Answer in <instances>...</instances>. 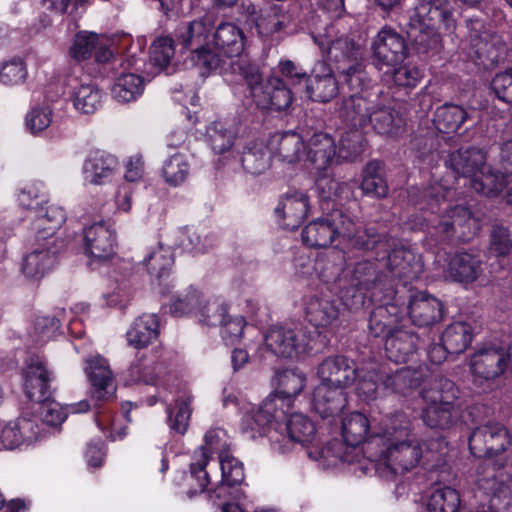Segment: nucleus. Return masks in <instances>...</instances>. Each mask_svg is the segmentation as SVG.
Wrapping results in <instances>:
<instances>
[{
	"mask_svg": "<svg viewBox=\"0 0 512 512\" xmlns=\"http://www.w3.org/2000/svg\"><path fill=\"white\" fill-rule=\"evenodd\" d=\"M445 450L446 443L440 438L423 443L405 439L388 444L373 461L380 476L389 479L418 465L428 470L440 467L444 463Z\"/></svg>",
	"mask_w": 512,
	"mask_h": 512,
	"instance_id": "nucleus-1",
	"label": "nucleus"
},
{
	"mask_svg": "<svg viewBox=\"0 0 512 512\" xmlns=\"http://www.w3.org/2000/svg\"><path fill=\"white\" fill-rule=\"evenodd\" d=\"M449 189L440 183H434L423 191V196L416 203L420 209H430L439 214L434 228L443 241L453 238L468 241L479 230V223L469 208L462 205L450 206L446 201Z\"/></svg>",
	"mask_w": 512,
	"mask_h": 512,
	"instance_id": "nucleus-2",
	"label": "nucleus"
},
{
	"mask_svg": "<svg viewBox=\"0 0 512 512\" xmlns=\"http://www.w3.org/2000/svg\"><path fill=\"white\" fill-rule=\"evenodd\" d=\"M246 37L240 27L232 22H222L212 32L211 48H215L223 57L230 59L231 72L239 75L256 96L261 90L262 75L253 64L245 50Z\"/></svg>",
	"mask_w": 512,
	"mask_h": 512,
	"instance_id": "nucleus-3",
	"label": "nucleus"
},
{
	"mask_svg": "<svg viewBox=\"0 0 512 512\" xmlns=\"http://www.w3.org/2000/svg\"><path fill=\"white\" fill-rule=\"evenodd\" d=\"M215 28L213 15L205 14L200 18L188 22L179 29L176 37L183 48L191 50L190 60L206 70H215L226 63L220 55L211 49L212 32Z\"/></svg>",
	"mask_w": 512,
	"mask_h": 512,
	"instance_id": "nucleus-4",
	"label": "nucleus"
},
{
	"mask_svg": "<svg viewBox=\"0 0 512 512\" xmlns=\"http://www.w3.org/2000/svg\"><path fill=\"white\" fill-rule=\"evenodd\" d=\"M511 445V436L507 428L498 422H488L476 427L469 437L470 452L479 458L494 460L491 467L481 475L493 472L494 468L512 464L502 454Z\"/></svg>",
	"mask_w": 512,
	"mask_h": 512,
	"instance_id": "nucleus-5",
	"label": "nucleus"
},
{
	"mask_svg": "<svg viewBox=\"0 0 512 512\" xmlns=\"http://www.w3.org/2000/svg\"><path fill=\"white\" fill-rule=\"evenodd\" d=\"M443 24L448 30L455 28L453 7L450 0H418L409 18V35L417 43L434 36V30Z\"/></svg>",
	"mask_w": 512,
	"mask_h": 512,
	"instance_id": "nucleus-6",
	"label": "nucleus"
},
{
	"mask_svg": "<svg viewBox=\"0 0 512 512\" xmlns=\"http://www.w3.org/2000/svg\"><path fill=\"white\" fill-rule=\"evenodd\" d=\"M467 29L468 56L485 69L493 67L505 51L502 38L486 30L483 22L478 19L467 21Z\"/></svg>",
	"mask_w": 512,
	"mask_h": 512,
	"instance_id": "nucleus-7",
	"label": "nucleus"
},
{
	"mask_svg": "<svg viewBox=\"0 0 512 512\" xmlns=\"http://www.w3.org/2000/svg\"><path fill=\"white\" fill-rule=\"evenodd\" d=\"M229 445L227 433L221 428L211 429L205 434V445L194 451L190 464V479L197 482L198 488L190 490L188 492L189 497L207 490L208 485L211 484V480L205 468L208 464L210 454L215 452L218 453L219 456L225 455L227 454Z\"/></svg>",
	"mask_w": 512,
	"mask_h": 512,
	"instance_id": "nucleus-8",
	"label": "nucleus"
},
{
	"mask_svg": "<svg viewBox=\"0 0 512 512\" xmlns=\"http://www.w3.org/2000/svg\"><path fill=\"white\" fill-rule=\"evenodd\" d=\"M469 367L473 382L489 388L507 369L505 349L497 346L479 349L471 355Z\"/></svg>",
	"mask_w": 512,
	"mask_h": 512,
	"instance_id": "nucleus-9",
	"label": "nucleus"
},
{
	"mask_svg": "<svg viewBox=\"0 0 512 512\" xmlns=\"http://www.w3.org/2000/svg\"><path fill=\"white\" fill-rule=\"evenodd\" d=\"M265 348L280 358H293L304 353L309 346L306 332L300 328L273 326L264 336Z\"/></svg>",
	"mask_w": 512,
	"mask_h": 512,
	"instance_id": "nucleus-10",
	"label": "nucleus"
},
{
	"mask_svg": "<svg viewBox=\"0 0 512 512\" xmlns=\"http://www.w3.org/2000/svg\"><path fill=\"white\" fill-rule=\"evenodd\" d=\"M314 42L319 46L323 56L338 66L357 61L360 54V46L355 41L339 34L334 26L327 27L323 32L313 35Z\"/></svg>",
	"mask_w": 512,
	"mask_h": 512,
	"instance_id": "nucleus-11",
	"label": "nucleus"
},
{
	"mask_svg": "<svg viewBox=\"0 0 512 512\" xmlns=\"http://www.w3.org/2000/svg\"><path fill=\"white\" fill-rule=\"evenodd\" d=\"M22 376L24 392L30 400L40 402L50 399L54 374L43 356L31 355L25 362Z\"/></svg>",
	"mask_w": 512,
	"mask_h": 512,
	"instance_id": "nucleus-12",
	"label": "nucleus"
},
{
	"mask_svg": "<svg viewBox=\"0 0 512 512\" xmlns=\"http://www.w3.org/2000/svg\"><path fill=\"white\" fill-rule=\"evenodd\" d=\"M346 212L333 209L324 217L310 222L302 231V240L309 247H328L336 237H342Z\"/></svg>",
	"mask_w": 512,
	"mask_h": 512,
	"instance_id": "nucleus-13",
	"label": "nucleus"
},
{
	"mask_svg": "<svg viewBox=\"0 0 512 512\" xmlns=\"http://www.w3.org/2000/svg\"><path fill=\"white\" fill-rule=\"evenodd\" d=\"M372 52L377 66L395 67L407 56L405 39L391 28H383L372 43Z\"/></svg>",
	"mask_w": 512,
	"mask_h": 512,
	"instance_id": "nucleus-14",
	"label": "nucleus"
},
{
	"mask_svg": "<svg viewBox=\"0 0 512 512\" xmlns=\"http://www.w3.org/2000/svg\"><path fill=\"white\" fill-rule=\"evenodd\" d=\"M317 375L321 383L346 391L356 381L358 369L354 360L344 355H333L322 360L317 367Z\"/></svg>",
	"mask_w": 512,
	"mask_h": 512,
	"instance_id": "nucleus-15",
	"label": "nucleus"
},
{
	"mask_svg": "<svg viewBox=\"0 0 512 512\" xmlns=\"http://www.w3.org/2000/svg\"><path fill=\"white\" fill-rule=\"evenodd\" d=\"M85 254L97 261H105L115 254L116 233L105 221H98L83 231Z\"/></svg>",
	"mask_w": 512,
	"mask_h": 512,
	"instance_id": "nucleus-16",
	"label": "nucleus"
},
{
	"mask_svg": "<svg viewBox=\"0 0 512 512\" xmlns=\"http://www.w3.org/2000/svg\"><path fill=\"white\" fill-rule=\"evenodd\" d=\"M379 266L385 267L392 278L407 285L418 279L423 272L420 258L405 248L393 249L386 258L379 260Z\"/></svg>",
	"mask_w": 512,
	"mask_h": 512,
	"instance_id": "nucleus-17",
	"label": "nucleus"
},
{
	"mask_svg": "<svg viewBox=\"0 0 512 512\" xmlns=\"http://www.w3.org/2000/svg\"><path fill=\"white\" fill-rule=\"evenodd\" d=\"M59 253L58 245L52 241H35L33 249L27 253L22 261V272L31 280H40L55 265L56 256Z\"/></svg>",
	"mask_w": 512,
	"mask_h": 512,
	"instance_id": "nucleus-18",
	"label": "nucleus"
},
{
	"mask_svg": "<svg viewBox=\"0 0 512 512\" xmlns=\"http://www.w3.org/2000/svg\"><path fill=\"white\" fill-rule=\"evenodd\" d=\"M377 100V93L368 91L355 93L342 101L339 115L351 127L363 128L368 125Z\"/></svg>",
	"mask_w": 512,
	"mask_h": 512,
	"instance_id": "nucleus-19",
	"label": "nucleus"
},
{
	"mask_svg": "<svg viewBox=\"0 0 512 512\" xmlns=\"http://www.w3.org/2000/svg\"><path fill=\"white\" fill-rule=\"evenodd\" d=\"M85 373L92 385L93 395L98 400H108L114 396L116 384L108 361L101 355L86 359Z\"/></svg>",
	"mask_w": 512,
	"mask_h": 512,
	"instance_id": "nucleus-20",
	"label": "nucleus"
},
{
	"mask_svg": "<svg viewBox=\"0 0 512 512\" xmlns=\"http://www.w3.org/2000/svg\"><path fill=\"white\" fill-rule=\"evenodd\" d=\"M342 237L348 243L361 250H372L375 248H382L387 250L389 245L383 236L377 233L374 227H367L356 217L345 214L344 225L342 226Z\"/></svg>",
	"mask_w": 512,
	"mask_h": 512,
	"instance_id": "nucleus-21",
	"label": "nucleus"
},
{
	"mask_svg": "<svg viewBox=\"0 0 512 512\" xmlns=\"http://www.w3.org/2000/svg\"><path fill=\"white\" fill-rule=\"evenodd\" d=\"M309 197L299 190H290L279 200L275 213L283 220V226L289 230L297 229L308 215Z\"/></svg>",
	"mask_w": 512,
	"mask_h": 512,
	"instance_id": "nucleus-22",
	"label": "nucleus"
},
{
	"mask_svg": "<svg viewBox=\"0 0 512 512\" xmlns=\"http://www.w3.org/2000/svg\"><path fill=\"white\" fill-rule=\"evenodd\" d=\"M117 167V159L103 150L91 151L82 165V176L86 184L104 185L110 181Z\"/></svg>",
	"mask_w": 512,
	"mask_h": 512,
	"instance_id": "nucleus-23",
	"label": "nucleus"
},
{
	"mask_svg": "<svg viewBox=\"0 0 512 512\" xmlns=\"http://www.w3.org/2000/svg\"><path fill=\"white\" fill-rule=\"evenodd\" d=\"M408 314L415 325L430 326L441 320L443 306L435 297L425 292H418L409 301Z\"/></svg>",
	"mask_w": 512,
	"mask_h": 512,
	"instance_id": "nucleus-24",
	"label": "nucleus"
},
{
	"mask_svg": "<svg viewBox=\"0 0 512 512\" xmlns=\"http://www.w3.org/2000/svg\"><path fill=\"white\" fill-rule=\"evenodd\" d=\"M65 220V211L59 206L48 205L45 208H39L37 210V215L32 222L35 241H42L46 243L52 241L54 245H58V240L55 237V234Z\"/></svg>",
	"mask_w": 512,
	"mask_h": 512,
	"instance_id": "nucleus-25",
	"label": "nucleus"
},
{
	"mask_svg": "<svg viewBox=\"0 0 512 512\" xmlns=\"http://www.w3.org/2000/svg\"><path fill=\"white\" fill-rule=\"evenodd\" d=\"M347 405V393L341 388L320 383L312 396V407L322 418L334 417Z\"/></svg>",
	"mask_w": 512,
	"mask_h": 512,
	"instance_id": "nucleus-26",
	"label": "nucleus"
},
{
	"mask_svg": "<svg viewBox=\"0 0 512 512\" xmlns=\"http://www.w3.org/2000/svg\"><path fill=\"white\" fill-rule=\"evenodd\" d=\"M483 265L484 263L477 255L458 252L449 259L446 275L455 282L471 283L483 273Z\"/></svg>",
	"mask_w": 512,
	"mask_h": 512,
	"instance_id": "nucleus-27",
	"label": "nucleus"
},
{
	"mask_svg": "<svg viewBox=\"0 0 512 512\" xmlns=\"http://www.w3.org/2000/svg\"><path fill=\"white\" fill-rule=\"evenodd\" d=\"M277 418V399L267 398L257 408L246 411L241 420V430L251 438L261 435Z\"/></svg>",
	"mask_w": 512,
	"mask_h": 512,
	"instance_id": "nucleus-28",
	"label": "nucleus"
},
{
	"mask_svg": "<svg viewBox=\"0 0 512 512\" xmlns=\"http://www.w3.org/2000/svg\"><path fill=\"white\" fill-rule=\"evenodd\" d=\"M67 85L71 87L70 98L74 108L83 114H92L102 105L103 93L93 83H78L76 76L68 78Z\"/></svg>",
	"mask_w": 512,
	"mask_h": 512,
	"instance_id": "nucleus-29",
	"label": "nucleus"
},
{
	"mask_svg": "<svg viewBox=\"0 0 512 512\" xmlns=\"http://www.w3.org/2000/svg\"><path fill=\"white\" fill-rule=\"evenodd\" d=\"M336 155L335 142L327 133H315L307 144L306 159L317 171L324 173Z\"/></svg>",
	"mask_w": 512,
	"mask_h": 512,
	"instance_id": "nucleus-30",
	"label": "nucleus"
},
{
	"mask_svg": "<svg viewBox=\"0 0 512 512\" xmlns=\"http://www.w3.org/2000/svg\"><path fill=\"white\" fill-rule=\"evenodd\" d=\"M445 163L456 175L471 181L486 164V154L477 148L459 149L452 152Z\"/></svg>",
	"mask_w": 512,
	"mask_h": 512,
	"instance_id": "nucleus-31",
	"label": "nucleus"
},
{
	"mask_svg": "<svg viewBox=\"0 0 512 512\" xmlns=\"http://www.w3.org/2000/svg\"><path fill=\"white\" fill-rule=\"evenodd\" d=\"M305 313L308 321L316 327H329L339 318V305L322 296L310 297L305 303Z\"/></svg>",
	"mask_w": 512,
	"mask_h": 512,
	"instance_id": "nucleus-32",
	"label": "nucleus"
},
{
	"mask_svg": "<svg viewBox=\"0 0 512 512\" xmlns=\"http://www.w3.org/2000/svg\"><path fill=\"white\" fill-rule=\"evenodd\" d=\"M272 155L287 163H296L304 155V143L301 136L295 132L275 134L268 141Z\"/></svg>",
	"mask_w": 512,
	"mask_h": 512,
	"instance_id": "nucleus-33",
	"label": "nucleus"
},
{
	"mask_svg": "<svg viewBox=\"0 0 512 512\" xmlns=\"http://www.w3.org/2000/svg\"><path fill=\"white\" fill-rule=\"evenodd\" d=\"M38 425L31 419L21 418L5 425L0 431V446L12 450L24 441L38 437Z\"/></svg>",
	"mask_w": 512,
	"mask_h": 512,
	"instance_id": "nucleus-34",
	"label": "nucleus"
},
{
	"mask_svg": "<svg viewBox=\"0 0 512 512\" xmlns=\"http://www.w3.org/2000/svg\"><path fill=\"white\" fill-rule=\"evenodd\" d=\"M239 123L235 119L218 120L206 128V138L215 153H224L233 145L238 135Z\"/></svg>",
	"mask_w": 512,
	"mask_h": 512,
	"instance_id": "nucleus-35",
	"label": "nucleus"
},
{
	"mask_svg": "<svg viewBox=\"0 0 512 512\" xmlns=\"http://www.w3.org/2000/svg\"><path fill=\"white\" fill-rule=\"evenodd\" d=\"M458 394L459 391L455 384L443 377L435 378L422 391L425 404L447 406L448 408H461Z\"/></svg>",
	"mask_w": 512,
	"mask_h": 512,
	"instance_id": "nucleus-36",
	"label": "nucleus"
},
{
	"mask_svg": "<svg viewBox=\"0 0 512 512\" xmlns=\"http://www.w3.org/2000/svg\"><path fill=\"white\" fill-rule=\"evenodd\" d=\"M418 337L408 330H393L385 340V351L387 357L396 363L406 362L415 352Z\"/></svg>",
	"mask_w": 512,
	"mask_h": 512,
	"instance_id": "nucleus-37",
	"label": "nucleus"
},
{
	"mask_svg": "<svg viewBox=\"0 0 512 512\" xmlns=\"http://www.w3.org/2000/svg\"><path fill=\"white\" fill-rule=\"evenodd\" d=\"M129 345L140 349L144 348L159 335V320L155 314H143L138 317L127 331Z\"/></svg>",
	"mask_w": 512,
	"mask_h": 512,
	"instance_id": "nucleus-38",
	"label": "nucleus"
},
{
	"mask_svg": "<svg viewBox=\"0 0 512 512\" xmlns=\"http://www.w3.org/2000/svg\"><path fill=\"white\" fill-rule=\"evenodd\" d=\"M271 155L269 145L264 141H251L242 152L241 163L246 172L259 175L269 168Z\"/></svg>",
	"mask_w": 512,
	"mask_h": 512,
	"instance_id": "nucleus-39",
	"label": "nucleus"
},
{
	"mask_svg": "<svg viewBox=\"0 0 512 512\" xmlns=\"http://www.w3.org/2000/svg\"><path fill=\"white\" fill-rule=\"evenodd\" d=\"M512 180V176L504 173V170H493L486 164L479 170L476 177L471 180V187L480 194L495 196L500 193L506 184Z\"/></svg>",
	"mask_w": 512,
	"mask_h": 512,
	"instance_id": "nucleus-40",
	"label": "nucleus"
},
{
	"mask_svg": "<svg viewBox=\"0 0 512 512\" xmlns=\"http://www.w3.org/2000/svg\"><path fill=\"white\" fill-rule=\"evenodd\" d=\"M372 128L382 135H396L404 126L401 115L388 106L381 105L378 101L373 109L369 123Z\"/></svg>",
	"mask_w": 512,
	"mask_h": 512,
	"instance_id": "nucleus-41",
	"label": "nucleus"
},
{
	"mask_svg": "<svg viewBox=\"0 0 512 512\" xmlns=\"http://www.w3.org/2000/svg\"><path fill=\"white\" fill-rule=\"evenodd\" d=\"M423 374L410 367H403L382 379V385L393 393L406 395L417 388L422 381Z\"/></svg>",
	"mask_w": 512,
	"mask_h": 512,
	"instance_id": "nucleus-42",
	"label": "nucleus"
},
{
	"mask_svg": "<svg viewBox=\"0 0 512 512\" xmlns=\"http://www.w3.org/2000/svg\"><path fill=\"white\" fill-rule=\"evenodd\" d=\"M460 413L461 408L426 404L422 410L421 418L424 424L431 429L446 430L459 421Z\"/></svg>",
	"mask_w": 512,
	"mask_h": 512,
	"instance_id": "nucleus-43",
	"label": "nucleus"
},
{
	"mask_svg": "<svg viewBox=\"0 0 512 512\" xmlns=\"http://www.w3.org/2000/svg\"><path fill=\"white\" fill-rule=\"evenodd\" d=\"M370 431V421L366 415L354 412L342 420V436L346 445L356 447L362 444Z\"/></svg>",
	"mask_w": 512,
	"mask_h": 512,
	"instance_id": "nucleus-44",
	"label": "nucleus"
},
{
	"mask_svg": "<svg viewBox=\"0 0 512 512\" xmlns=\"http://www.w3.org/2000/svg\"><path fill=\"white\" fill-rule=\"evenodd\" d=\"M323 74L316 73L310 79L306 87L309 97L318 102H328L334 98L338 92V83L332 74L331 70L326 69L324 64H321Z\"/></svg>",
	"mask_w": 512,
	"mask_h": 512,
	"instance_id": "nucleus-45",
	"label": "nucleus"
},
{
	"mask_svg": "<svg viewBox=\"0 0 512 512\" xmlns=\"http://www.w3.org/2000/svg\"><path fill=\"white\" fill-rule=\"evenodd\" d=\"M466 110L456 104H444L434 112L433 123L439 132H455L467 119Z\"/></svg>",
	"mask_w": 512,
	"mask_h": 512,
	"instance_id": "nucleus-46",
	"label": "nucleus"
},
{
	"mask_svg": "<svg viewBox=\"0 0 512 512\" xmlns=\"http://www.w3.org/2000/svg\"><path fill=\"white\" fill-rule=\"evenodd\" d=\"M397 307L387 304L375 308L369 318V332L374 337H386L393 331L392 328L398 322Z\"/></svg>",
	"mask_w": 512,
	"mask_h": 512,
	"instance_id": "nucleus-47",
	"label": "nucleus"
},
{
	"mask_svg": "<svg viewBox=\"0 0 512 512\" xmlns=\"http://www.w3.org/2000/svg\"><path fill=\"white\" fill-rule=\"evenodd\" d=\"M473 338L471 326L465 322H455L446 327L441 340L450 354H460L470 345Z\"/></svg>",
	"mask_w": 512,
	"mask_h": 512,
	"instance_id": "nucleus-48",
	"label": "nucleus"
},
{
	"mask_svg": "<svg viewBox=\"0 0 512 512\" xmlns=\"http://www.w3.org/2000/svg\"><path fill=\"white\" fill-rule=\"evenodd\" d=\"M144 90V80L134 73L121 74L112 86L111 94L120 103L136 100Z\"/></svg>",
	"mask_w": 512,
	"mask_h": 512,
	"instance_id": "nucleus-49",
	"label": "nucleus"
},
{
	"mask_svg": "<svg viewBox=\"0 0 512 512\" xmlns=\"http://www.w3.org/2000/svg\"><path fill=\"white\" fill-rule=\"evenodd\" d=\"M285 430L293 438L295 444L305 446L316 438L314 422L302 413L292 414L284 424Z\"/></svg>",
	"mask_w": 512,
	"mask_h": 512,
	"instance_id": "nucleus-50",
	"label": "nucleus"
},
{
	"mask_svg": "<svg viewBox=\"0 0 512 512\" xmlns=\"http://www.w3.org/2000/svg\"><path fill=\"white\" fill-rule=\"evenodd\" d=\"M360 187L365 195L376 198L387 196L388 185L382 176L379 162L371 161L366 165Z\"/></svg>",
	"mask_w": 512,
	"mask_h": 512,
	"instance_id": "nucleus-51",
	"label": "nucleus"
},
{
	"mask_svg": "<svg viewBox=\"0 0 512 512\" xmlns=\"http://www.w3.org/2000/svg\"><path fill=\"white\" fill-rule=\"evenodd\" d=\"M161 365L152 359H136L127 370L126 380L130 383L154 385L157 382Z\"/></svg>",
	"mask_w": 512,
	"mask_h": 512,
	"instance_id": "nucleus-52",
	"label": "nucleus"
},
{
	"mask_svg": "<svg viewBox=\"0 0 512 512\" xmlns=\"http://www.w3.org/2000/svg\"><path fill=\"white\" fill-rule=\"evenodd\" d=\"M190 172V164L185 154L176 153L165 160L162 176L170 186H178L185 182Z\"/></svg>",
	"mask_w": 512,
	"mask_h": 512,
	"instance_id": "nucleus-53",
	"label": "nucleus"
},
{
	"mask_svg": "<svg viewBox=\"0 0 512 512\" xmlns=\"http://www.w3.org/2000/svg\"><path fill=\"white\" fill-rule=\"evenodd\" d=\"M461 500L459 492L452 487H438L430 495L429 512H458Z\"/></svg>",
	"mask_w": 512,
	"mask_h": 512,
	"instance_id": "nucleus-54",
	"label": "nucleus"
},
{
	"mask_svg": "<svg viewBox=\"0 0 512 512\" xmlns=\"http://www.w3.org/2000/svg\"><path fill=\"white\" fill-rule=\"evenodd\" d=\"M306 385V376L298 370H284L278 374L277 402L298 396Z\"/></svg>",
	"mask_w": 512,
	"mask_h": 512,
	"instance_id": "nucleus-55",
	"label": "nucleus"
},
{
	"mask_svg": "<svg viewBox=\"0 0 512 512\" xmlns=\"http://www.w3.org/2000/svg\"><path fill=\"white\" fill-rule=\"evenodd\" d=\"M195 316L199 322L207 326H219L224 323L227 316V306L219 298L208 299L201 302Z\"/></svg>",
	"mask_w": 512,
	"mask_h": 512,
	"instance_id": "nucleus-56",
	"label": "nucleus"
},
{
	"mask_svg": "<svg viewBox=\"0 0 512 512\" xmlns=\"http://www.w3.org/2000/svg\"><path fill=\"white\" fill-rule=\"evenodd\" d=\"M285 20V15L281 14L277 6H270L260 11L255 23L259 34L268 36L280 31L285 25Z\"/></svg>",
	"mask_w": 512,
	"mask_h": 512,
	"instance_id": "nucleus-57",
	"label": "nucleus"
},
{
	"mask_svg": "<svg viewBox=\"0 0 512 512\" xmlns=\"http://www.w3.org/2000/svg\"><path fill=\"white\" fill-rule=\"evenodd\" d=\"M144 264L151 276L160 279L168 274L173 264L172 254L169 249L159 247L144 259Z\"/></svg>",
	"mask_w": 512,
	"mask_h": 512,
	"instance_id": "nucleus-58",
	"label": "nucleus"
},
{
	"mask_svg": "<svg viewBox=\"0 0 512 512\" xmlns=\"http://www.w3.org/2000/svg\"><path fill=\"white\" fill-rule=\"evenodd\" d=\"M384 277L387 278L388 275L379 273L376 264L368 260L358 262L353 269V279L364 289L375 287L384 281Z\"/></svg>",
	"mask_w": 512,
	"mask_h": 512,
	"instance_id": "nucleus-59",
	"label": "nucleus"
},
{
	"mask_svg": "<svg viewBox=\"0 0 512 512\" xmlns=\"http://www.w3.org/2000/svg\"><path fill=\"white\" fill-rule=\"evenodd\" d=\"M410 436V421L404 413H396L387 418L383 437L388 444L408 439Z\"/></svg>",
	"mask_w": 512,
	"mask_h": 512,
	"instance_id": "nucleus-60",
	"label": "nucleus"
},
{
	"mask_svg": "<svg viewBox=\"0 0 512 512\" xmlns=\"http://www.w3.org/2000/svg\"><path fill=\"white\" fill-rule=\"evenodd\" d=\"M191 397H182L176 401L174 410L169 412V423L172 430L183 435L188 428L191 416Z\"/></svg>",
	"mask_w": 512,
	"mask_h": 512,
	"instance_id": "nucleus-61",
	"label": "nucleus"
},
{
	"mask_svg": "<svg viewBox=\"0 0 512 512\" xmlns=\"http://www.w3.org/2000/svg\"><path fill=\"white\" fill-rule=\"evenodd\" d=\"M201 302L200 293L195 289L189 288L174 299L170 306V311L176 317L190 313L196 314Z\"/></svg>",
	"mask_w": 512,
	"mask_h": 512,
	"instance_id": "nucleus-62",
	"label": "nucleus"
},
{
	"mask_svg": "<svg viewBox=\"0 0 512 512\" xmlns=\"http://www.w3.org/2000/svg\"><path fill=\"white\" fill-rule=\"evenodd\" d=\"M174 53L173 39L168 36L159 37L150 47V60L154 65L164 68L169 65Z\"/></svg>",
	"mask_w": 512,
	"mask_h": 512,
	"instance_id": "nucleus-63",
	"label": "nucleus"
},
{
	"mask_svg": "<svg viewBox=\"0 0 512 512\" xmlns=\"http://www.w3.org/2000/svg\"><path fill=\"white\" fill-rule=\"evenodd\" d=\"M52 109L49 105H37L26 115L25 124L32 134L47 129L52 122Z\"/></svg>",
	"mask_w": 512,
	"mask_h": 512,
	"instance_id": "nucleus-64",
	"label": "nucleus"
}]
</instances>
